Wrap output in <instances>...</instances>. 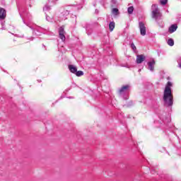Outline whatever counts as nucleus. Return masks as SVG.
I'll return each mask as SVG.
<instances>
[{
    "label": "nucleus",
    "instance_id": "2",
    "mask_svg": "<svg viewBox=\"0 0 181 181\" xmlns=\"http://www.w3.org/2000/svg\"><path fill=\"white\" fill-rule=\"evenodd\" d=\"M23 23L26 25V26H28L32 30H33V35L35 36H40L41 33H45V32H48L49 28H43L39 26H36L35 28H33L30 26V24L29 23H26L25 20H23Z\"/></svg>",
    "mask_w": 181,
    "mask_h": 181
},
{
    "label": "nucleus",
    "instance_id": "26",
    "mask_svg": "<svg viewBox=\"0 0 181 181\" xmlns=\"http://www.w3.org/2000/svg\"><path fill=\"white\" fill-rule=\"evenodd\" d=\"M134 103H132V101H130L129 103V104H127V107H131V105H132Z\"/></svg>",
    "mask_w": 181,
    "mask_h": 181
},
{
    "label": "nucleus",
    "instance_id": "6",
    "mask_svg": "<svg viewBox=\"0 0 181 181\" xmlns=\"http://www.w3.org/2000/svg\"><path fill=\"white\" fill-rule=\"evenodd\" d=\"M58 1L59 0H48L49 5L46 4L43 8V11H45V12L50 11V9H52L50 6H53V5H56Z\"/></svg>",
    "mask_w": 181,
    "mask_h": 181
},
{
    "label": "nucleus",
    "instance_id": "27",
    "mask_svg": "<svg viewBox=\"0 0 181 181\" xmlns=\"http://www.w3.org/2000/svg\"><path fill=\"white\" fill-rule=\"evenodd\" d=\"M28 40H33V37H31L30 38H28Z\"/></svg>",
    "mask_w": 181,
    "mask_h": 181
},
{
    "label": "nucleus",
    "instance_id": "7",
    "mask_svg": "<svg viewBox=\"0 0 181 181\" xmlns=\"http://www.w3.org/2000/svg\"><path fill=\"white\" fill-rule=\"evenodd\" d=\"M139 28L140 30V35L141 36H145L146 35V27L145 26V23H144V22L140 21L139 23Z\"/></svg>",
    "mask_w": 181,
    "mask_h": 181
},
{
    "label": "nucleus",
    "instance_id": "29",
    "mask_svg": "<svg viewBox=\"0 0 181 181\" xmlns=\"http://www.w3.org/2000/svg\"><path fill=\"white\" fill-rule=\"evenodd\" d=\"M69 98H74V97H69Z\"/></svg>",
    "mask_w": 181,
    "mask_h": 181
},
{
    "label": "nucleus",
    "instance_id": "5",
    "mask_svg": "<svg viewBox=\"0 0 181 181\" xmlns=\"http://www.w3.org/2000/svg\"><path fill=\"white\" fill-rule=\"evenodd\" d=\"M71 9V7H68L64 9L60 10V13L59 14V21H66L68 19L69 16L70 15V11Z\"/></svg>",
    "mask_w": 181,
    "mask_h": 181
},
{
    "label": "nucleus",
    "instance_id": "23",
    "mask_svg": "<svg viewBox=\"0 0 181 181\" xmlns=\"http://www.w3.org/2000/svg\"><path fill=\"white\" fill-rule=\"evenodd\" d=\"M131 47L134 50V52H135V50H136V47L135 46V44H134V42H132L131 44Z\"/></svg>",
    "mask_w": 181,
    "mask_h": 181
},
{
    "label": "nucleus",
    "instance_id": "1",
    "mask_svg": "<svg viewBox=\"0 0 181 181\" xmlns=\"http://www.w3.org/2000/svg\"><path fill=\"white\" fill-rule=\"evenodd\" d=\"M172 87H173V84L172 82L168 81L165 85L163 91V100L165 107H172V105H173V93H172Z\"/></svg>",
    "mask_w": 181,
    "mask_h": 181
},
{
    "label": "nucleus",
    "instance_id": "4",
    "mask_svg": "<svg viewBox=\"0 0 181 181\" xmlns=\"http://www.w3.org/2000/svg\"><path fill=\"white\" fill-rule=\"evenodd\" d=\"M129 85H124L119 89V94L124 100H128L129 98Z\"/></svg>",
    "mask_w": 181,
    "mask_h": 181
},
{
    "label": "nucleus",
    "instance_id": "3",
    "mask_svg": "<svg viewBox=\"0 0 181 181\" xmlns=\"http://www.w3.org/2000/svg\"><path fill=\"white\" fill-rule=\"evenodd\" d=\"M151 18L155 19L156 22L160 21V18H162V13H160V10H159L157 4L151 6Z\"/></svg>",
    "mask_w": 181,
    "mask_h": 181
},
{
    "label": "nucleus",
    "instance_id": "13",
    "mask_svg": "<svg viewBox=\"0 0 181 181\" xmlns=\"http://www.w3.org/2000/svg\"><path fill=\"white\" fill-rule=\"evenodd\" d=\"M69 70L71 73H72L73 74H75L77 71V66L70 64L69 65Z\"/></svg>",
    "mask_w": 181,
    "mask_h": 181
},
{
    "label": "nucleus",
    "instance_id": "9",
    "mask_svg": "<svg viewBox=\"0 0 181 181\" xmlns=\"http://www.w3.org/2000/svg\"><path fill=\"white\" fill-rule=\"evenodd\" d=\"M146 57L144 54H139L136 56V63L141 64L143 62H145Z\"/></svg>",
    "mask_w": 181,
    "mask_h": 181
},
{
    "label": "nucleus",
    "instance_id": "8",
    "mask_svg": "<svg viewBox=\"0 0 181 181\" xmlns=\"http://www.w3.org/2000/svg\"><path fill=\"white\" fill-rule=\"evenodd\" d=\"M59 39H61L62 42H64V40H66V36L64 35V33H66V32L64 31V26H62L59 28Z\"/></svg>",
    "mask_w": 181,
    "mask_h": 181
},
{
    "label": "nucleus",
    "instance_id": "22",
    "mask_svg": "<svg viewBox=\"0 0 181 181\" xmlns=\"http://www.w3.org/2000/svg\"><path fill=\"white\" fill-rule=\"evenodd\" d=\"M160 5H165L168 4V0H160Z\"/></svg>",
    "mask_w": 181,
    "mask_h": 181
},
{
    "label": "nucleus",
    "instance_id": "31",
    "mask_svg": "<svg viewBox=\"0 0 181 181\" xmlns=\"http://www.w3.org/2000/svg\"><path fill=\"white\" fill-rule=\"evenodd\" d=\"M20 37H23V36H21Z\"/></svg>",
    "mask_w": 181,
    "mask_h": 181
},
{
    "label": "nucleus",
    "instance_id": "28",
    "mask_svg": "<svg viewBox=\"0 0 181 181\" xmlns=\"http://www.w3.org/2000/svg\"><path fill=\"white\" fill-rule=\"evenodd\" d=\"M37 83H41V82H42V80L38 79V80H37Z\"/></svg>",
    "mask_w": 181,
    "mask_h": 181
},
{
    "label": "nucleus",
    "instance_id": "18",
    "mask_svg": "<svg viewBox=\"0 0 181 181\" xmlns=\"http://www.w3.org/2000/svg\"><path fill=\"white\" fill-rule=\"evenodd\" d=\"M86 33L88 36H90V35H91L92 32H93V30L90 29V25H88L86 28Z\"/></svg>",
    "mask_w": 181,
    "mask_h": 181
},
{
    "label": "nucleus",
    "instance_id": "17",
    "mask_svg": "<svg viewBox=\"0 0 181 181\" xmlns=\"http://www.w3.org/2000/svg\"><path fill=\"white\" fill-rule=\"evenodd\" d=\"M74 74L76 76V77H81V76H84V72L82 71H76Z\"/></svg>",
    "mask_w": 181,
    "mask_h": 181
},
{
    "label": "nucleus",
    "instance_id": "20",
    "mask_svg": "<svg viewBox=\"0 0 181 181\" xmlns=\"http://www.w3.org/2000/svg\"><path fill=\"white\" fill-rule=\"evenodd\" d=\"M46 21H47V22H53V18L46 14Z\"/></svg>",
    "mask_w": 181,
    "mask_h": 181
},
{
    "label": "nucleus",
    "instance_id": "16",
    "mask_svg": "<svg viewBox=\"0 0 181 181\" xmlns=\"http://www.w3.org/2000/svg\"><path fill=\"white\" fill-rule=\"evenodd\" d=\"M167 45H168V46H174L175 45V40H173V39L170 38L167 41Z\"/></svg>",
    "mask_w": 181,
    "mask_h": 181
},
{
    "label": "nucleus",
    "instance_id": "14",
    "mask_svg": "<svg viewBox=\"0 0 181 181\" xmlns=\"http://www.w3.org/2000/svg\"><path fill=\"white\" fill-rule=\"evenodd\" d=\"M115 29V23L114 21H112L109 23V30L110 32H112Z\"/></svg>",
    "mask_w": 181,
    "mask_h": 181
},
{
    "label": "nucleus",
    "instance_id": "11",
    "mask_svg": "<svg viewBox=\"0 0 181 181\" xmlns=\"http://www.w3.org/2000/svg\"><path fill=\"white\" fill-rule=\"evenodd\" d=\"M155 63L156 62L153 59L148 62V69L150 70V71H153V70H155Z\"/></svg>",
    "mask_w": 181,
    "mask_h": 181
},
{
    "label": "nucleus",
    "instance_id": "24",
    "mask_svg": "<svg viewBox=\"0 0 181 181\" xmlns=\"http://www.w3.org/2000/svg\"><path fill=\"white\" fill-rule=\"evenodd\" d=\"M177 63H178V67H180V69H181V57H179L177 59Z\"/></svg>",
    "mask_w": 181,
    "mask_h": 181
},
{
    "label": "nucleus",
    "instance_id": "15",
    "mask_svg": "<svg viewBox=\"0 0 181 181\" xmlns=\"http://www.w3.org/2000/svg\"><path fill=\"white\" fill-rule=\"evenodd\" d=\"M112 13L115 16H117V15H119V10H118L117 8H112Z\"/></svg>",
    "mask_w": 181,
    "mask_h": 181
},
{
    "label": "nucleus",
    "instance_id": "12",
    "mask_svg": "<svg viewBox=\"0 0 181 181\" xmlns=\"http://www.w3.org/2000/svg\"><path fill=\"white\" fill-rule=\"evenodd\" d=\"M176 30H177V25L176 24L171 25L168 28L169 33H174Z\"/></svg>",
    "mask_w": 181,
    "mask_h": 181
},
{
    "label": "nucleus",
    "instance_id": "21",
    "mask_svg": "<svg viewBox=\"0 0 181 181\" xmlns=\"http://www.w3.org/2000/svg\"><path fill=\"white\" fill-rule=\"evenodd\" d=\"M111 6L112 7L117 6V0H111Z\"/></svg>",
    "mask_w": 181,
    "mask_h": 181
},
{
    "label": "nucleus",
    "instance_id": "25",
    "mask_svg": "<svg viewBox=\"0 0 181 181\" xmlns=\"http://www.w3.org/2000/svg\"><path fill=\"white\" fill-rule=\"evenodd\" d=\"M1 25H2V28H1L2 30H5V27H4V22H1Z\"/></svg>",
    "mask_w": 181,
    "mask_h": 181
},
{
    "label": "nucleus",
    "instance_id": "30",
    "mask_svg": "<svg viewBox=\"0 0 181 181\" xmlns=\"http://www.w3.org/2000/svg\"><path fill=\"white\" fill-rule=\"evenodd\" d=\"M161 28H163V25H161Z\"/></svg>",
    "mask_w": 181,
    "mask_h": 181
},
{
    "label": "nucleus",
    "instance_id": "10",
    "mask_svg": "<svg viewBox=\"0 0 181 181\" xmlns=\"http://www.w3.org/2000/svg\"><path fill=\"white\" fill-rule=\"evenodd\" d=\"M6 18V10L3 8H0V19L4 21Z\"/></svg>",
    "mask_w": 181,
    "mask_h": 181
},
{
    "label": "nucleus",
    "instance_id": "19",
    "mask_svg": "<svg viewBox=\"0 0 181 181\" xmlns=\"http://www.w3.org/2000/svg\"><path fill=\"white\" fill-rule=\"evenodd\" d=\"M127 12L129 13V15H132L133 12H134V6H130L127 8Z\"/></svg>",
    "mask_w": 181,
    "mask_h": 181
}]
</instances>
